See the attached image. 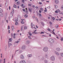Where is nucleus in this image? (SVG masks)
Here are the masks:
<instances>
[{
    "instance_id": "nucleus-1",
    "label": "nucleus",
    "mask_w": 63,
    "mask_h": 63,
    "mask_svg": "<svg viewBox=\"0 0 63 63\" xmlns=\"http://www.w3.org/2000/svg\"><path fill=\"white\" fill-rule=\"evenodd\" d=\"M48 47H44L43 49V50L45 52H47L48 51Z\"/></svg>"
},
{
    "instance_id": "nucleus-2",
    "label": "nucleus",
    "mask_w": 63,
    "mask_h": 63,
    "mask_svg": "<svg viewBox=\"0 0 63 63\" xmlns=\"http://www.w3.org/2000/svg\"><path fill=\"white\" fill-rule=\"evenodd\" d=\"M49 42L50 43H53L54 42V40L50 38L49 40Z\"/></svg>"
},
{
    "instance_id": "nucleus-3",
    "label": "nucleus",
    "mask_w": 63,
    "mask_h": 63,
    "mask_svg": "<svg viewBox=\"0 0 63 63\" xmlns=\"http://www.w3.org/2000/svg\"><path fill=\"white\" fill-rule=\"evenodd\" d=\"M50 59L52 61H54L55 60V57L54 56H52L50 57Z\"/></svg>"
},
{
    "instance_id": "nucleus-4",
    "label": "nucleus",
    "mask_w": 63,
    "mask_h": 63,
    "mask_svg": "<svg viewBox=\"0 0 63 63\" xmlns=\"http://www.w3.org/2000/svg\"><path fill=\"white\" fill-rule=\"evenodd\" d=\"M24 58V57L23 55L22 54H21L20 56L21 59H23Z\"/></svg>"
},
{
    "instance_id": "nucleus-5",
    "label": "nucleus",
    "mask_w": 63,
    "mask_h": 63,
    "mask_svg": "<svg viewBox=\"0 0 63 63\" xmlns=\"http://www.w3.org/2000/svg\"><path fill=\"white\" fill-rule=\"evenodd\" d=\"M20 63H26V62L24 60H22L20 61Z\"/></svg>"
},
{
    "instance_id": "nucleus-6",
    "label": "nucleus",
    "mask_w": 63,
    "mask_h": 63,
    "mask_svg": "<svg viewBox=\"0 0 63 63\" xmlns=\"http://www.w3.org/2000/svg\"><path fill=\"white\" fill-rule=\"evenodd\" d=\"M45 57L46 58H47L48 60H49V58H48V55H47V54H46L45 55Z\"/></svg>"
},
{
    "instance_id": "nucleus-7",
    "label": "nucleus",
    "mask_w": 63,
    "mask_h": 63,
    "mask_svg": "<svg viewBox=\"0 0 63 63\" xmlns=\"http://www.w3.org/2000/svg\"><path fill=\"white\" fill-rule=\"evenodd\" d=\"M56 50L58 51H59L60 50V48L58 47L56 48Z\"/></svg>"
},
{
    "instance_id": "nucleus-8",
    "label": "nucleus",
    "mask_w": 63,
    "mask_h": 63,
    "mask_svg": "<svg viewBox=\"0 0 63 63\" xmlns=\"http://www.w3.org/2000/svg\"><path fill=\"white\" fill-rule=\"evenodd\" d=\"M22 49L23 50V49H25V47L24 46H23L21 47Z\"/></svg>"
},
{
    "instance_id": "nucleus-9",
    "label": "nucleus",
    "mask_w": 63,
    "mask_h": 63,
    "mask_svg": "<svg viewBox=\"0 0 63 63\" xmlns=\"http://www.w3.org/2000/svg\"><path fill=\"white\" fill-rule=\"evenodd\" d=\"M0 16L1 17H3V16H4L3 14L1 12H0Z\"/></svg>"
},
{
    "instance_id": "nucleus-10",
    "label": "nucleus",
    "mask_w": 63,
    "mask_h": 63,
    "mask_svg": "<svg viewBox=\"0 0 63 63\" xmlns=\"http://www.w3.org/2000/svg\"><path fill=\"white\" fill-rule=\"evenodd\" d=\"M32 56V54H29L28 55V57H31Z\"/></svg>"
},
{
    "instance_id": "nucleus-11",
    "label": "nucleus",
    "mask_w": 63,
    "mask_h": 63,
    "mask_svg": "<svg viewBox=\"0 0 63 63\" xmlns=\"http://www.w3.org/2000/svg\"><path fill=\"white\" fill-rule=\"evenodd\" d=\"M55 2L56 4H58V0H55Z\"/></svg>"
},
{
    "instance_id": "nucleus-12",
    "label": "nucleus",
    "mask_w": 63,
    "mask_h": 63,
    "mask_svg": "<svg viewBox=\"0 0 63 63\" xmlns=\"http://www.w3.org/2000/svg\"><path fill=\"white\" fill-rule=\"evenodd\" d=\"M29 43H30L29 41L27 40L26 42V44H29Z\"/></svg>"
},
{
    "instance_id": "nucleus-13",
    "label": "nucleus",
    "mask_w": 63,
    "mask_h": 63,
    "mask_svg": "<svg viewBox=\"0 0 63 63\" xmlns=\"http://www.w3.org/2000/svg\"><path fill=\"white\" fill-rule=\"evenodd\" d=\"M55 53L57 55H59V53L57 52H55Z\"/></svg>"
},
{
    "instance_id": "nucleus-14",
    "label": "nucleus",
    "mask_w": 63,
    "mask_h": 63,
    "mask_svg": "<svg viewBox=\"0 0 63 63\" xmlns=\"http://www.w3.org/2000/svg\"><path fill=\"white\" fill-rule=\"evenodd\" d=\"M48 60H45L44 61V62L45 63H47L48 62Z\"/></svg>"
},
{
    "instance_id": "nucleus-15",
    "label": "nucleus",
    "mask_w": 63,
    "mask_h": 63,
    "mask_svg": "<svg viewBox=\"0 0 63 63\" xmlns=\"http://www.w3.org/2000/svg\"><path fill=\"white\" fill-rule=\"evenodd\" d=\"M14 13V10L13 9L12 10V12L11 13L12 14H13Z\"/></svg>"
},
{
    "instance_id": "nucleus-16",
    "label": "nucleus",
    "mask_w": 63,
    "mask_h": 63,
    "mask_svg": "<svg viewBox=\"0 0 63 63\" xmlns=\"http://www.w3.org/2000/svg\"><path fill=\"white\" fill-rule=\"evenodd\" d=\"M54 6H55V9H56L57 8H58V6H57L56 5H55Z\"/></svg>"
},
{
    "instance_id": "nucleus-17",
    "label": "nucleus",
    "mask_w": 63,
    "mask_h": 63,
    "mask_svg": "<svg viewBox=\"0 0 63 63\" xmlns=\"http://www.w3.org/2000/svg\"><path fill=\"white\" fill-rule=\"evenodd\" d=\"M0 12L1 13H2L3 12V10L1 9H0Z\"/></svg>"
},
{
    "instance_id": "nucleus-18",
    "label": "nucleus",
    "mask_w": 63,
    "mask_h": 63,
    "mask_svg": "<svg viewBox=\"0 0 63 63\" xmlns=\"http://www.w3.org/2000/svg\"><path fill=\"white\" fill-rule=\"evenodd\" d=\"M56 28H58V27H59V26L58 25H56Z\"/></svg>"
},
{
    "instance_id": "nucleus-19",
    "label": "nucleus",
    "mask_w": 63,
    "mask_h": 63,
    "mask_svg": "<svg viewBox=\"0 0 63 63\" xmlns=\"http://www.w3.org/2000/svg\"><path fill=\"white\" fill-rule=\"evenodd\" d=\"M14 7L15 8H16V5H15V4H14Z\"/></svg>"
},
{
    "instance_id": "nucleus-20",
    "label": "nucleus",
    "mask_w": 63,
    "mask_h": 63,
    "mask_svg": "<svg viewBox=\"0 0 63 63\" xmlns=\"http://www.w3.org/2000/svg\"><path fill=\"white\" fill-rule=\"evenodd\" d=\"M19 1H17L16 3V4H17V5H19Z\"/></svg>"
},
{
    "instance_id": "nucleus-21",
    "label": "nucleus",
    "mask_w": 63,
    "mask_h": 63,
    "mask_svg": "<svg viewBox=\"0 0 63 63\" xmlns=\"http://www.w3.org/2000/svg\"><path fill=\"white\" fill-rule=\"evenodd\" d=\"M56 11H57V12H60V10H59V9L57 10Z\"/></svg>"
},
{
    "instance_id": "nucleus-22",
    "label": "nucleus",
    "mask_w": 63,
    "mask_h": 63,
    "mask_svg": "<svg viewBox=\"0 0 63 63\" xmlns=\"http://www.w3.org/2000/svg\"><path fill=\"white\" fill-rule=\"evenodd\" d=\"M28 10L29 11H30V12H32V11H31V10L29 8Z\"/></svg>"
},
{
    "instance_id": "nucleus-23",
    "label": "nucleus",
    "mask_w": 63,
    "mask_h": 63,
    "mask_svg": "<svg viewBox=\"0 0 63 63\" xmlns=\"http://www.w3.org/2000/svg\"><path fill=\"white\" fill-rule=\"evenodd\" d=\"M20 16H18L17 18V20H18V18H19V19L20 18Z\"/></svg>"
},
{
    "instance_id": "nucleus-24",
    "label": "nucleus",
    "mask_w": 63,
    "mask_h": 63,
    "mask_svg": "<svg viewBox=\"0 0 63 63\" xmlns=\"http://www.w3.org/2000/svg\"><path fill=\"white\" fill-rule=\"evenodd\" d=\"M28 16H27V15H25L24 16L25 17H27Z\"/></svg>"
},
{
    "instance_id": "nucleus-25",
    "label": "nucleus",
    "mask_w": 63,
    "mask_h": 63,
    "mask_svg": "<svg viewBox=\"0 0 63 63\" xmlns=\"http://www.w3.org/2000/svg\"><path fill=\"white\" fill-rule=\"evenodd\" d=\"M61 56H63V53H61Z\"/></svg>"
},
{
    "instance_id": "nucleus-26",
    "label": "nucleus",
    "mask_w": 63,
    "mask_h": 63,
    "mask_svg": "<svg viewBox=\"0 0 63 63\" xmlns=\"http://www.w3.org/2000/svg\"><path fill=\"white\" fill-rule=\"evenodd\" d=\"M40 22L43 25H44V23L43 22Z\"/></svg>"
},
{
    "instance_id": "nucleus-27",
    "label": "nucleus",
    "mask_w": 63,
    "mask_h": 63,
    "mask_svg": "<svg viewBox=\"0 0 63 63\" xmlns=\"http://www.w3.org/2000/svg\"><path fill=\"white\" fill-rule=\"evenodd\" d=\"M22 52V50H20L19 52L20 53H21Z\"/></svg>"
},
{
    "instance_id": "nucleus-28",
    "label": "nucleus",
    "mask_w": 63,
    "mask_h": 63,
    "mask_svg": "<svg viewBox=\"0 0 63 63\" xmlns=\"http://www.w3.org/2000/svg\"><path fill=\"white\" fill-rule=\"evenodd\" d=\"M9 40L10 41H12V38H10Z\"/></svg>"
},
{
    "instance_id": "nucleus-29",
    "label": "nucleus",
    "mask_w": 63,
    "mask_h": 63,
    "mask_svg": "<svg viewBox=\"0 0 63 63\" xmlns=\"http://www.w3.org/2000/svg\"><path fill=\"white\" fill-rule=\"evenodd\" d=\"M26 14H28V11L26 10Z\"/></svg>"
},
{
    "instance_id": "nucleus-30",
    "label": "nucleus",
    "mask_w": 63,
    "mask_h": 63,
    "mask_svg": "<svg viewBox=\"0 0 63 63\" xmlns=\"http://www.w3.org/2000/svg\"><path fill=\"white\" fill-rule=\"evenodd\" d=\"M17 24H18V23H17V22H16L15 23V25H17Z\"/></svg>"
},
{
    "instance_id": "nucleus-31",
    "label": "nucleus",
    "mask_w": 63,
    "mask_h": 63,
    "mask_svg": "<svg viewBox=\"0 0 63 63\" xmlns=\"http://www.w3.org/2000/svg\"><path fill=\"white\" fill-rule=\"evenodd\" d=\"M21 23H22V24H23L24 23V22L23 21H21Z\"/></svg>"
},
{
    "instance_id": "nucleus-32",
    "label": "nucleus",
    "mask_w": 63,
    "mask_h": 63,
    "mask_svg": "<svg viewBox=\"0 0 63 63\" xmlns=\"http://www.w3.org/2000/svg\"><path fill=\"white\" fill-rule=\"evenodd\" d=\"M30 36H28V37L29 38V39H31V37H30Z\"/></svg>"
},
{
    "instance_id": "nucleus-33",
    "label": "nucleus",
    "mask_w": 63,
    "mask_h": 63,
    "mask_svg": "<svg viewBox=\"0 0 63 63\" xmlns=\"http://www.w3.org/2000/svg\"><path fill=\"white\" fill-rule=\"evenodd\" d=\"M39 4H40V5H42V2H39Z\"/></svg>"
},
{
    "instance_id": "nucleus-34",
    "label": "nucleus",
    "mask_w": 63,
    "mask_h": 63,
    "mask_svg": "<svg viewBox=\"0 0 63 63\" xmlns=\"http://www.w3.org/2000/svg\"><path fill=\"white\" fill-rule=\"evenodd\" d=\"M44 32H42L40 34H44Z\"/></svg>"
},
{
    "instance_id": "nucleus-35",
    "label": "nucleus",
    "mask_w": 63,
    "mask_h": 63,
    "mask_svg": "<svg viewBox=\"0 0 63 63\" xmlns=\"http://www.w3.org/2000/svg\"><path fill=\"white\" fill-rule=\"evenodd\" d=\"M55 19V17H52V19L53 20H54Z\"/></svg>"
},
{
    "instance_id": "nucleus-36",
    "label": "nucleus",
    "mask_w": 63,
    "mask_h": 63,
    "mask_svg": "<svg viewBox=\"0 0 63 63\" xmlns=\"http://www.w3.org/2000/svg\"><path fill=\"white\" fill-rule=\"evenodd\" d=\"M5 59H4V63H5Z\"/></svg>"
},
{
    "instance_id": "nucleus-37",
    "label": "nucleus",
    "mask_w": 63,
    "mask_h": 63,
    "mask_svg": "<svg viewBox=\"0 0 63 63\" xmlns=\"http://www.w3.org/2000/svg\"><path fill=\"white\" fill-rule=\"evenodd\" d=\"M11 27L12 28V29H14V26H12Z\"/></svg>"
},
{
    "instance_id": "nucleus-38",
    "label": "nucleus",
    "mask_w": 63,
    "mask_h": 63,
    "mask_svg": "<svg viewBox=\"0 0 63 63\" xmlns=\"http://www.w3.org/2000/svg\"><path fill=\"white\" fill-rule=\"evenodd\" d=\"M22 1L23 3H24V0H22Z\"/></svg>"
},
{
    "instance_id": "nucleus-39",
    "label": "nucleus",
    "mask_w": 63,
    "mask_h": 63,
    "mask_svg": "<svg viewBox=\"0 0 63 63\" xmlns=\"http://www.w3.org/2000/svg\"><path fill=\"white\" fill-rule=\"evenodd\" d=\"M23 10L24 12H25V9H23Z\"/></svg>"
},
{
    "instance_id": "nucleus-40",
    "label": "nucleus",
    "mask_w": 63,
    "mask_h": 63,
    "mask_svg": "<svg viewBox=\"0 0 63 63\" xmlns=\"http://www.w3.org/2000/svg\"><path fill=\"white\" fill-rule=\"evenodd\" d=\"M24 5V4H22V5H21V7H23V6Z\"/></svg>"
},
{
    "instance_id": "nucleus-41",
    "label": "nucleus",
    "mask_w": 63,
    "mask_h": 63,
    "mask_svg": "<svg viewBox=\"0 0 63 63\" xmlns=\"http://www.w3.org/2000/svg\"><path fill=\"white\" fill-rule=\"evenodd\" d=\"M49 23L50 25H51V24H52V23H51V22H50Z\"/></svg>"
},
{
    "instance_id": "nucleus-42",
    "label": "nucleus",
    "mask_w": 63,
    "mask_h": 63,
    "mask_svg": "<svg viewBox=\"0 0 63 63\" xmlns=\"http://www.w3.org/2000/svg\"><path fill=\"white\" fill-rule=\"evenodd\" d=\"M39 13H42V11H41V10H39Z\"/></svg>"
},
{
    "instance_id": "nucleus-43",
    "label": "nucleus",
    "mask_w": 63,
    "mask_h": 63,
    "mask_svg": "<svg viewBox=\"0 0 63 63\" xmlns=\"http://www.w3.org/2000/svg\"><path fill=\"white\" fill-rule=\"evenodd\" d=\"M52 32H53V33H53V34H54V35H55V33H54V32H52Z\"/></svg>"
},
{
    "instance_id": "nucleus-44",
    "label": "nucleus",
    "mask_w": 63,
    "mask_h": 63,
    "mask_svg": "<svg viewBox=\"0 0 63 63\" xmlns=\"http://www.w3.org/2000/svg\"><path fill=\"white\" fill-rule=\"evenodd\" d=\"M17 19H15V22H17Z\"/></svg>"
},
{
    "instance_id": "nucleus-45",
    "label": "nucleus",
    "mask_w": 63,
    "mask_h": 63,
    "mask_svg": "<svg viewBox=\"0 0 63 63\" xmlns=\"http://www.w3.org/2000/svg\"><path fill=\"white\" fill-rule=\"evenodd\" d=\"M61 41H63V38H61Z\"/></svg>"
},
{
    "instance_id": "nucleus-46",
    "label": "nucleus",
    "mask_w": 63,
    "mask_h": 63,
    "mask_svg": "<svg viewBox=\"0 0 63 63\" xmlns=\"http://www.w3.org/2000/svg\"><path fill=\"white\" fill-rule=\"evenodd\" d=\"M18 42H19V41H16V42H15V43H18Z\"/></svg>"
},
{
    "instance_id": "nucleus-47",
    "label": "nucleus",
    "mask_w": 63,
    "mask_h": 63,
    "mask_svg": "<svg viewBox=\"0 0 63 63\" xmlns=\"http://www.w3.org/2000/svg\"><path fill=\"white\" fill-rule=\"evenodd\" d=\"M40 10H41V11H43V9L42 8H40Z\"/></svg>"
},
{
    "instance_id": "nucleus-48",
    "label": "nucleus",
    "mask_w": 63,
    "mask_h": 63,
    "mask_svg": "<svg viewBox=\"0 0 63 63\" xmlns=\"http://www.w3.org/2000/svg\"><path fill=\"white\" fill-rule=\"evenodd\" d=\"M47 9H45V10H44V12H47Z\"/></svg>"
},
{
    "instance_id": "nucleus-49",
    "label": "nucleus",
    "mask_w": 63,
    "mask_h": 63,
    "mask_svg": "<svg viewBox=\"0 0 63 63\" xmlns=\"http://www.w3.org/2000/svg\"><path fill=\"white\" fill-rule=\"evenodd\" d=\"M48 31H50V29H48Z\"/></svg>"
},
{
    "instance_id": "nucleus-50",
    "label": "nucleus",
    "mask_w": 63,
    "mask_h": 63,
    "mask_svg": "<svg viewBox=\"0 0 63 63\" xmlns=\"http://www.w3.org/2000/svg\"><path fill=\"white\" fill-rule=\"evenodd\" d=\"M10 29V26H8V29Z\"/></svg>"
},
{
    "instance_id": "nucleus-51",
    "label": "nucleus",
    "mask_w": 63,
    "mask_h": 63,
    "mask_svg": "<svg viewBox=\"0 0 63 63\" xmlns=\"http://www.w3.org/2000/svg\"><path fill=\"white\" fill-rule=\"evenodd\" d=\"M55 12L56 13H57V14L58 13V12L57 11H56Z\"/></svg>"
},
{
    "instance_id": "nucleus-52",
    "label": "nucleus",
    "mask_w": 63,
    "mask_h": 63,
    "mask_svg": "<svg viewBox=\"0 0 63 63\" xmlns=\"http://www.w3.org/2000/svg\"><path fill=\"white\" fill-rule=\"evenodd\" d=\"M29 35H32V34H31L30 33V32H29Z\"/></svg>"
},
{
    "instance_id": "nucleus-53",
    "label": "nucleus",
    "mask_w": 63,
    "mask_h": 63,
    "mask_svg": "<svg viewBox=\"0 0 63 63\" xmlns=\"http://www.w3.org/2000/svg\"><path fill=\"white\" fill-rule=\"evenodd\" d=\"M35 8H36V9H38V7H37V6H36V7H35Z\"/></svg>"
},
{
    "instance_id": "nucleus-54",
    "label": "nucleus",
    "mask_w": 63,
    "mask_h": 63,
    "mask_svg": "<svg viewBox=\"0 0 63 63\" xmlns=\"http://www.w3.org/2000/svg\"><path fill=\"white\" fill-rule=\"evenodd\" d=\"M31 4H28V6H31Z\"/></svg>"
},
{
    "instance_id": "nucleus-55",
    "label": "nucleus",
    "mask_w": 63,
    "mask_h": 63,
    "mask_svg": "<svg viewBox=\"0 0 63 63\" xmlns=\"http://www.w3.org/2000/svg\"><path fill=\"white\" fill-rule=\"evenodd\" d=\"M34 28L35 29V30H37V29L35 27H34Z\"/></svg>"
},
{
    "instance_id": "nucleus-56",
    "label": "nucleus",
    "mask_w": 63,
    "mask_h": 63,
    "mask_svg": "<svg viewBox=\"0 0 63 63\" xmlns=\"http://www.w3.org/2000/svg\"><path fill=\"white\" fill-rule=\"evenodd\" d=\"M39 16H42V15H41V14L40 13L39 14Z\"/></svg>"
},
{
    "instance_id": "nucleus-57",
    "label": "nucleus",
    "mask_w": 63,
    "mask_h": 63,
    "mask_svg": "<svg viewBox=\"0 0 63 63\" xmlns=\"http://www.w3.org/2000/svg\"><path fill=\"white\" fill-rule=\"evenodd\" d=\"M9 9L10 10H11V7L10 6L9 7Z\"/></svg>"
},
{
    "instance_id": "nucleus-58",
    "label": "nucleus",
    "mask_w": 63,
    "mask_h": 63,
    "mask_svg": "<svg viewBox=\"0 0 63 63\" xmlns=\"http://www.w3.org/2000/svg\"><path fill=\"white\" fill-rule=\"evenodd\" d=\"M11 45H12L11 44H9V45L8 46H10Z\"/></svg>"
},
{
    "instance_id": "nucleus-59",
    "label": "nucleus",
    "mask_w": 63,
    "mask_h": 63,
    "mask_svg": "<svg viewBox=\"0 0 63 63\" xmlns=\"http://www.w3.org/2000/svg\"><path fill=\"white\" fill-rule=\"evenodd\" d=\"M47 8H48V9H49L50 8V6H49L47 7Z\"/></svg>"
},
{
    "instance_id": "nucleus-60",
    "label": "nucleus",
    "mask_w": 63,
    "mask_h": 63,
    "mask_svg": "<svg viewBox=\"0 0 63 63\" xmlns=\"http://www.w3.org/2000/svg\"><path fill=\"white\" fill-rule=\"evenodd\" d=\"M35 19L36 20H38V18H37V17Z\"/></svg>"
},
{
    "instance_id": "nucleus-61",
    "label": "nucleus",
    "mask_w": 63,
    "mask_h": 63,
    "mask_svg": "<svg viewBox=\"0 0 63 63\" xmlns=\"http://www.w3.org/2000/svg\"><path fill=\"white\" fill-rule=\"evenodd\" d=\"M32 6V7H33V8L35 7V5H33Z\"/></svg>"
},
{
    "instance_id": "nucleus-62",
    "label": "nucleus",
    "mask_w": 63,
    "mask_h": 63,
    "mask_svg": "<svg viewBox=\"0 0 63 63\" xmlns=\"http://www.w3.org/2000/svg\"><path fill=\"white\" fill-rule=\"evenodd\" d=\"M37 32H33V34H37Z\"/></svg>"
},
{
    "instance_id": "nucleus-63",
    "label": "nucleus",
    "mask_w": 63,
    "mask_h": 63,
    "mask_svg": "<svg viewBox=\"0 0 63 63\" xmlns=\"http://www.w3.org/2000/svg\"><path fill=\"white\" fill-rule=\"evenodd\" d=\"M33 18H35V16H33L32 17Z\"/></svg>"
},
{
    "instance_id": "nucleus-64",
    "label": "nucleus",
    "mask_w": 63,
    "mask_h": 63,
    "mask_svg": "<svg viewBox=\"0 0 63 63\" xmlns=\"http://www.w3.org/2000/svg\"><path fill=\"white\" fill-rule=\"evenodd\" d=\"M62 9H63V6L62 7Z\"/></svg>"
}]
</instances>
